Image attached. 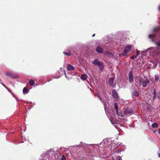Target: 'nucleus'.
<instances>
[{"mask_svg":"<svg viewBox=\"0 0 160 160\" xmlns=\"http://www.w3.org/2000/svg\"><path fill=\"white\" fill-rule=\"evenodd\" d=\"M155 36H156L155 34H149L148 35V37L149 38L151 39L152 42L155 43L157 46L160 47V42H157L155 41V40L154 38H155Z\"/></svg>","mask_w":160,"mask_h":160,"instance_id":"1","label":"nucleus"},{"mask_svg":"<svg viewBox=\"0 0 160 160\" xmlns=\"http://www.w3.org/2000/svg\"><path fill=\"white\" fill-rule=\"evenodd\" d=\"M6 76L8 77H10L11 78H16L18 77V75L16 74L13 73L11 71H9L6 73Z\"/></svg>","mask_w":160,"mask_h":160,"instance_id":"2","label":"nucleus"},{"mask_svg":"<svg viewBox=\"0 0 160 160\" xmlns=\"http://www.w3.org/2000/svg\"><path fill=\"white\" fill-rule=\"evenodd\" d=\"M131 48V46H126L123 52V53H122V55L123 56H125L128 53L129 51Z\"/></svg>","mask_w":160,"mask_h":160,"instance_id":"3","label":"nucleus"},{"mask_svg":"<svg viewBox=\"0 0 160 160\" xmlns=\"http://www.w3.org/2000/svg\"><path fill=\"white\" fill-rule=\"evenodd\" d=\"M96 51L98 53H103V48H101L100 46H98L96 48Z\"/></svg>","mask_w":160,"mask_h":160,"instance_id":"4","label":"nucleus"},{"mask_svg":"<svg viewBox=\"0 0 160 160\" xmlns=\"http://www.w3.org/2000/svg\"><path fill=\"white\" fill-rule=\"evenodd\" d=\"M112 95L113 97L116 99H117L118 98V93L115 89L112 90Z\"/></svg>","mask_w":160,"mask_h":160,"instance_id":"5","label":"nucleus"},{"mask_svg":"<svg viewBox=\"0 0 160 160\" xmlns=\"http://www.w3.org/2000/svg\"><path fill=\"white\" fill-rule=\"evenodd\" d=\"M149 82V81L148 79L147 78H146L145 80H144L143 83L142 84V86L143 87H146L147 86V84Z\"/></svg>","mask_w":160,"mask_h":160,"instance_id":"6","label":"nucleus"},{"mask_svg":"<svg viewBox=\"0 0 160 160\" xmlns=\"http://www.w3.org/2000/svg\"><path fill=\"white\" fill-rule=\"evenodd\" d=\"M114 81V78H110L108 81L109 84L112 87L114 88L115 86L113 84Z\"/></svg>","mask_w":160,"mask_h":160,"instance_id":"7","label":"nucleus"},{"mask_svg":"<svg viewBox=\"0 0 160 160\" xmlns=\"http://www.w3.org/2000/svg\"><path fill=\"white\" fill-rule=\"evenodd\" d=\"M133 110L131 109H127L124 112V113L125 114H131L133 113Z\"/></svg>","mask_w":160,"mask_h":160,"instance_id":"8","label":"nucleus"},{"mask_svg":"<svg viewBox=\"0 0 160 160\" xmlns=\"http://www.w3.org/2000/svg\"><path fill=\"white\" fill-rule=\"evenodd\" d=\"M129 78V81L130 83L132 82L133 81V78H132V71H131L129 73L128 75Z\"/></svg>","mask_w":160,"mask_h":160,"instance_id":"9","label":"nucleus"},{"mask_svg":"<svg viewBox=\"0 0 160 160\" xmlns=\"http://www.w3.org/2000/svg\"><path fill=\"white\" fill-rule=\"evenodd\" d=\"M151 92L152 94H153V100H154L156 98L157 95L156 89H154L151 91Z\"/></svg>","mask_w":160,"mask_h":160,"instance_id":"10","label":"nucleus"},{"mask_svg":"<svg viewBox=\"0 0 160 160\" xmlns=\"http://www.w3.org/2000/svg\"><path fill=\"white\" fill-rule=\"evenodd\" d=\"M67 68L68 70L72 71L74 70V68L73 66L68 64Z\"/></svg>","mask_w":160,"mask_h":160,"instance_id":"11","label":"nucleus"},{"mask_svg":"<svg viewBox=\"0 0 160 160\" xmlns=\"http://www.w3.org/2000/svg\"><path fill=\"white\" fill-rule=\"evenodd\" d=\"M139 95L138 92L137 90H134L132 93V96L138 97Z\"/></svg>","mask_w":160,"mask_h":160,"instance_id":"12","label":"nucleus"},{"mask_svg":"<svg viewBox=\"0 0 160 160\" xmlns=\"http://www.w3.org/2000/svg\"><path fill=\"white\" fill-rule=\"evenodd\" d=\"M88 76L86 74H83L81 75V79L83 80H85L88 78Z\"/></svg>","mask_w":160,"mask_h":160,"instance_id":"13","label":"nucleus"},{"mask_svg":"<svg viewBox=\"0 0 160 160\" xmlns=\"http://www.w3.org/2000/svg\"><path fill=\"white\" fill-rule=\"evenodd\" d=\"M138 82L140 85H142L143 82H144V79L142 78H140L138 79Z\"/></svg>","mask_w":160,"mask_h":160,"instance_id":"14","label":"nucleus"},{"mask_svg":"<svg viewBox=\"0 0 160 160\" xmlns=\"http://www.w3.org/2000/svg\"><path fill=\"white\" fill-rule=\"evenodd\" d=\"M114 106L116 110L117 113L118 114V105L117 103H114Z\"/></svg>","mask_w":160,"mask_h":160,"instance_id":"15","label":"nucleus"},{"mask_svg":"<svg viewBox=\"0 0 160 160\" xmlns=\"http://www.w3.org/2000/svg\"><path fill=\"white\" fill-rule=\"evenodd\" d=\"M103 54L105 55H107L108 56H110L112 55V54L108 51H105L104 52H103Z\"/></svg>","mask_w":160,"mask_h":160,"instance_id":"16","label":"nucleus"},{"mask_svg":"<svg viewBox=\"0 0 160 160\" xmlns=\"http://www.w3.org/2000/svg\"><path fill=\"white\" fill-rule=\"evenodd\" d=\"M153 31L155 32H157L160 31V26L154 28Z\"/></svg>","mask_w":160,"mask_h":160,"instance_id":"17","label":"nucleus"},{"mask_svg":"<svg viewBox=\"0 0 160 160\" xmlns=\"http://www.w3.org/2000/svg\"><path fill=\"white\" fill-rule=\"evenodd\" d=\"M35 82L32 79H31L29 81V83L31 86H33L34 85Z\"/></svg>","mask_w":160,"mask_h":160,"instance_id":"18","label":"nucleus"},{"mask_svg":"<svg viewBox=\"0 0 160 160\" xmlns=\"http://www.w3.org/2000/svg\"><path fill=\"white\" fill-rule=\"evenodd\" d=\"M158 126V124L156 123H154L152 125V127L153 128H157Z\"/></svg>","mask_w":160,"mask_h":160,"instance_id":"19","label":"nucleus"},{"mask_svg":"<svg viewBox=\"0 0 160 160\" xmlns=\"http://www.w3.org/2000/svg\"><path fill=\"white\" fill-rule=\"evenodd\" d=\"M23 92L24 93H27L28 92V90L26 87H24L23 90Z\"/></svg>","mask_w":160,"mask_h":160,"instance_id":"20","label":"nucleus"},{"mask_svg":"<svg viewBox=\"0 0 160 160\" xmlns=\"http://www.w3.org/2000/svg\"><path fill=\"white\" fill-rule=\"evenodd\" d=\"M103 63L101 61L98 62V63H97V65L99 66H103Z\"/></svg>","mask_w":160,"mask_h":160,"instance_id":"21","label":"nucleus"},{"mask_svg":"<svg viewBox=\"0 0 160 160\" xmlns=\"http://www.w3.org/2000/svg\"><path fill=\"white\" fill-rule=\"evenodd\" d=\"M98 61L97 59H95L92 62V63L95 65H97V63H98Z\"/></svg>","mask_w":160,"mask_h":160,"instance_id":"22","label":"nucleus"},{"mask_svg":"<svg viewBox=\"0 0 160 160\" xmlns=\"http://www.w3.org/2000/svg\"><path fill=\"white\" fill-rule=\"evenodd\" d=\"M63 54L66 56H69L70 55L71 53L70 52H63Z\"/></svg>","mask_w":160,"mask_h":160,"instance_id":"23","label":"nucleus"},{"mask_svg":"<svg viewBox=\"0 0 160 160\" xmlns=\"http://www.w3.org/2000/svg\"><path fill=\"white\" fill-rule=\"evenodd\" d=\"M155 80L156 81H158L159 80V77L158 76H156L155 77Z\"/></svg>","mask_w":160,"mask_h":160,"instance_id":"24","label":"nucleus"},{"mask_svg":"<svg viewBox=\"0 0 160 160\" xmlns=\"http://www.w3.org/2000/svg\"><path fill=\"white\" fill-rule=\"evenodd\" d=\"M137 57V56L136 55H133V56H132L131 58V59H134L136 57Z\"/></svg>","mask_w":160,"mask_h":160,"instance_id":"25","label":"nucleus"},{"mask_svg":"<svg viewBox=\"0 0 160 160\" xmlns=\"http://www.w3.org/2000/svg\"><path fill=\"white\" fill-rule=\"evenodd\" d=\"M140 53L139 51L137 50L136 51V55L137 56V57L138 56H139L140 55Z\"/></svg>","mask_w":160,"mask_h":160,"instance_id":"26","label":"nucleus"},{"mask_svg":"<svg viewBox=\"0 0 160 160\" xmlns=\"http://www.w3.org/2000/svg\"><path fill=\"white\" fill-rule=\"evenodd\" d=\"M100 69L101 70H102L103 69V68H104V66H103H103H100Z\"/></svg>","mask_w":160,"mask_h":160,"instance_id":"27","label":"nucleus"},{"mask_svg":"<svg viewBox=\"0 0 160 160\" xmlns=\"http://www.w3.org/2000/svg\"><path fill=\"white\" fill-rule=\"evenodd\" d=\"M121 159L120 158V157H118V158H117V159L116 160H121Z\"/></svg>","mask_w":160,"mask_h":160,"instance_id":"28","label":"nucleus"},{"mask_svg":"<svg viewBox=\"0 0 160 160\" xmlns=\"http://www.w3.org/2000/svg\"><path fill=\"white\" fill-rule=\"evenodd\" d=\"M95 95L97 96L98 97L99 96V95L98 94V93H95Z\"/></svg>","mask_w":160,"mask_h":160,"instance_id":"29","label":"nucleus"},{"mask_svg":"<svg viewBox=\"0 0 160 160\" xmlns=\"http://www.w3.org/2000/svg\"><path fill=\"white\" fill-rule=\"evenodd\" d=\"M151 48H153V47H151V48H148V50H149V49H151Z\"/></svg>","mask_w":160,"mask_h":160,"instance_id":"30","label":"nucleus"},{"mask_svg":"<svg viewBox=\"0 0 160 160\" xmlns=\"http://www.w3.org/2000/svg\"><path fill=\"white\" fill-rule=\"evenodd\" d=\"M158 156L159 158H160V153H158Z\"/></svg>","mask_w":160,"mask_h":160,"instance_id":"31","label":"nucleus"},{"mask_svg":"<svg viewBox=\"0 0 160 160\" xmlns=\"http://www.w3.org/2000/svg\"><path fill=\"white\" fill-rule=\"evenodd\" d=\"M158 132L160 134V128L159 129Z\"/></svg>","mask_w":160,"mask_h":160,"instance_id":"32","label":"nucleus"},{"mask_svg":"<svg viewBox=\"0 0 160 160\" xmlns=\"http://www.w3.org/2000/svg\"><path fill=\"white\" fill-rule=\"evenodd\" d=\"M95 34H94L92 35V37H94V36H95Z\"/></svg>","mask_w":160,"mask_h":160,"instance_id":"33","label":"nucleus"},{"mask_svg":"<svg viewBox=\"0 0 160 160\" xmlns=\"http://www.w3.org/2000/svg\"><path fill=\"white\" fill-rule=\"evenodd\" d=\"M159 10L160 11V5L159 6Z\"/></svg>","mask_w":160,"mask_h":160,"instance_id":"34","label":"nucleus"}]
</instances>
